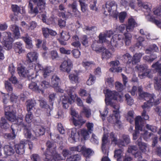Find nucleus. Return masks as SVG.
Here are the masks:
<instances>
[{"label": "nucleus", "instance_id": "nucleus-1", "mask_svg": "<svg viewBox=\"0 0 161 161\" xmlns=\"http://www.w3.org/2000/svg\"><path fill=\"white\" fill-rule=\"evenodd\" d=\"M114 32L112 30L107 31L103 33H101L99 36V42L102 43H107L108 46L110 48L120 47L123 45L121 41L123 39L122 35H114L111 40H108L113 35Z\"/></svg>", "mask_w": 161, "mask_h": 161}, {"label": "nucleus", "instance_id": "nucleus-18", "mask_svg": "<svg viewBox=\"0 0 161 161\" xmlns=\"http://www.w3.org/2000/svg\"><path fill=\"white\" fill-rule=\"evenodd\" d=\"M27 142V140H22L21 141L20 143L16 144L15 145V149L17 153L22 154L24 153L25 151L24 147Z\"/></svg>", "mask_w": 161, "mask_h": 161}, {"label": "nucleus", "instance_id": "nucleus-60", "mask_svg": "<svg viewBox=\"0 0 161 161\" xmlns=\"http://www.w3.org/2000/svg\"><path fill=\"white\" fill-rule=\"evenodd\" d=\"M59 9L61 11H63L59 12L58 13V15L59 17H61L63 18H65L66 17V15L65 14V12L64 10L65 9V8L64 5L61 4L59 6Z\"/></svg>", "mask_w": 161, "mask_h": 161}, {"label": "nucleus", "instance_id": "nucleus-56", "mask_svg": "<svg viewBox=\"0 0 161 161\" xmlns=\"http://www.w3.org/2000/svg\"><path fill=\"white\" fill-rule=\"evenodd\" d=\"M80 158V155L76 154L68 157L66 159V161H78Z\"/></svg>", "mask_w": 161, "mask_h": 161}, {"label": "nucleus", "instance_id": "nucleus-26", "mask_svg": "<svg viewBox=\"0 0 161 161\" xmlns=\"http://www.w3.org/2000/svg\"><path fill=\"white\" fill-rule=\"evenodd\" d=\"M22 47V44L20 42H16L14 45V49L15 52L19 54L24 53L25 50Z\"/></svg>", "mask_w": 161, "mask_h": 161}, {"label": "nucleus", "instance_id": "nucleus-62", "mask_svg": "<svg viewBox=\"0 0 161 161\" xmlns=\"http://www.w3.org/2000/svg\"><path fill=\"white\" fill-rule=\"evenodd\" d=\"M125 117L130 123H132L134 119L133 111H129L127 114L125 116Z\"/></svg>", "mask_w": 161, "mask_h": 161}, {"label": "nucleus", "instance_id": "nucleus-21", "mask_svg": "<svg viewBox=\"0 0 161 161\" xmlns=\"http://www.w3.org/2000/svg\"><path fill=\"white\" fill-rule=\"evenodd\" d=\"M130 142V139L128 135H123L120 137L118 142V145L119 147L125 146Z\"/></svg>", "mask_w": 161, "mask_h": 161}, {"label": "nucleus", "instance_id": "nucleus-41", "mask_svg": "<svg viewBox=\"0 0 161 161\" xmlns=\"http://www.w3.org/2000/svg\"><path fill=\"white\" fill-rule=\"evenodd\" d=\"M152 67L156 71L159 73L161 75V61L159 60L155 63L153 64Z\"/></svg>", "mask_w": 161, "mask_h": 161}, {"label": "nucleus", "instance_id": "nucleus-13", "mask_svg": "<svg viewBox=\"0 0 161 161\" xmlns=\"http://www.w3.org/2000/svg\"><path fill=\"white\" fill-rule=\"evenodd\" d=\"M3 41L2 43L7 49L11 48L12 42L14 41V38L11 37L12 34L9 32H5L3 33Z\"/></svg>", "mask_w": 161, "mask_h": 161}, {"label": "nucleus", "instance_id": "nucleus-59", "mask_svg": "<svg viewBox=\"0 0 161 161\" xmlns=\"http://www.w3.org/2000/svg\"><path fill=\"white\" fill-rule=\"evenodd\" d=\"M109 139L112 143L118 145V141L117 140V136L113 132H111L109 135Z\"/></svg>", "mask_w": 161, "mask_h": 161}, {"label": "nucleus", "instance_id": "nucleus-9", "mask_svg": "<svg viewBox=\"0 0 161 161\" xmlns=\"http://www.w3.org/2000/svg\"><path fill=\"white\" fill-rule=\"evenodd\" d=\"M76 88V86L70 88L68 96L67 95H64L60 97V100L63 104V108L65 109L68 108L69 104H71L74 102L75 96L72 94V92H74Z\"/></svg>", "mask_w": 161, "mask_h": 161}, {"label": "nucleus", "instance_id": "nucleus-27", "mask_svg": "<svg viewBox=\"0 0 161 161\" xmlns=\"http://www.w3.org/2000/svg\"><path fill=\"white\" fill-rule=\"evenodd\" d=\"M114 112V114L115 115L114 116L112 115V116H110L111 119H115V125L118 127L119 128L121 127V123L120 121L119 120V119L120 118L119 116V111H113Z\"/></svg>", "mask_w": 161, "mask_h": 161}, {"label": "nucleus", "instance_id": "nucleus-5", "mask_svg": "<svg viewBox=\"0 0 161 161\" xmlns=\"http://www.w3.org/2000/svg\"><path fill=\"white\" fill-rule=\"evenodd\" d=\"M105 94V102L107 105H110L113 107L115 110V111H119V107L118 105L113 104L111 100H117L121 101L122 99L121 95L115 91H111L109 89H106L104 91Z\"/></svg>", "mask_w": 161, "mask_h": 161}, {"label": "nucleus", "instance_id": "nucleus-37", "mask_svg": "<svg viewBox=\"0 0 161 161\" xmlns=\"http://www.w3.org/2000/svg\"><path fill=\"white\" fill-rule=\"evenodd\" d=\"M11 29L14 35L15 38L16 39L19 38L20 36L19 27L15 25H12Z\"/></svg>", "mask_w": 161, "mask_h": 161}, {"label": "nucleus", "instance_id": "nucleus-43", "mask_svg": "<svg viewBox=\"0 0 161 161\" xmlns=\"http://www.w3.org/2000/svg\"><path fill=\"white\" fill-rule=\"evenodd\" d=\"M34 132L37 138L39 136L44 134L45 132V129L42 127H39L35 130Z\"/></svg>", "mask_w": 161, "mask_h": 161}, {"label": "nucleus", "instance_id": "nucleus-64", "mask_svg": "<svg viewBox=\"0 0 161 161\" xmlns=\"http://www.w3.org/2000/svg\"><path fill=\"white\" fill-rule=\"evenodd\" d=\"M50 86V84L48 81L44 80L41 82L40 84V87L42 90H43V89L49 87Z\"/></svg>", "mask_w": 161, "mask_h": 161}, {"label": "nucleus", "instance_id": "nucleus-19", "mask_svg": "<svg viewBox=\"0 0 161 161\" xmlns=\"http://www.w3.org/2000/svg\"><path fill=\"white\" fill-rule=\"evenodd\" d=\"M137 26V24L135 20L132 17L130 18L128 20V23L126 25L127 32L132 31L135 27Z\"/></svg>", "mask_w": 161, "mask_h": 161}, {"label": "nucleus", "instance_id": "nucleus-29", "mask_svg": "<svg viewBox=\"0 0 161 161\" xmlns=\"http://www.w3.org/2000/svg\"><path fill=\"white\" fill-rule=\"evenodd\" d=\"M29 12L31 14H33L35 16L39 13L38 8L37 6L34 7L32 3V1L30 0L28 5Z\"/></svg>", "mask_w": 161, "mask_h": 161}, {"label": "nucleus", "instance_id": "nucleus-61", "mask_svg": "<svg viewBox=\"0 0 161 161\" xmlns=\"http://www.w3.org/2000/svg\"><path fill=\"white\" fill-rule=\"evenodd\" d=\"M138 41L135 45V46L137 48L142 47L143 46L142 42L144 41V38L142 37H139L138 39Z\"/></svg>", "mask_w": 161, "mask_h": 161}, {"label": "nucleus", "instance_id": "nucleus-36", "mask_svg": "<svg viewBox=\"0 0 161 161\" xmlns=\"http://www.w3.org/2000/svg\"><path fill=\"white\" fill-rule=\"evenodd\" d=\"M125 38L123 36V39L121 41L122 42L123 40L125 42V44L126 46H129L131 43V40L132 38V35L127 32L125 33L124 34Z\"/></svg>", "mask_w": 161, "mask_h": 161}, {"label": "nucleus", "instance_id": "nucleus-54", "mask_svg": "<svg viewBox=\"0 0 161 161\" xmlns=\"http://www.w3.org/2000/svg\"><path fill=\"white\" fill-rule=\"evenodd\" d=\"M85 147L81 145H79L76 147H72L70 148V150L71 151H76L79 152H81L82 153L85 149Z\"/></svg>", "mask_w": 161, "mask_h": 161}, {"label": "nucleus", "instance_id": "nucleus-57", "mask_svg": "<svg viewBox=\"0 0 161 161\" xmlns=\"http://www.w3.org/2000/svg\"><path fill=\"white\" fill-rule=\"evenodd\" d=\"M83 153L86 158H89L90 156L93 154L94 152L90 149H86L85 147V149L83 152Z\"/></svg>", "mask_w": 161, "mask_h": 161}, {"label": "nucleus", "instance_id": "nucleus-16", "mask_svg": "<svg viewBox=\"0 0 161 161\" xmlns=\"http://www.w3.org/2000/svg\"><path fill=\"white\" fill-rule=\"evenodd\" d=\"M38 57V54L35 51L30 52L27 54V60L29 63V66L30 68L32 66H33L32 62L36 61Z\"/></svg>", "mask_w": 161, "mask_h": 161}, {"label": "nucleus", "instance_id": "nucleus-15", "mask_svg": "<svg viewBox=\"0 0 161 161\" xmlns=\"http://www.w3.org/2000/svg\"><path fill=\"white\" fill-rule=\"evenodd\" d=\"M138 6L139 7H143V8L146 9L144 11V14L146 19L148 20L147 17L151 18L153 16L152 15V11L151 10L152 8V5L149 3L146 2L142 3V2L138 3Z\"/></svg>", "mask_w": 161, "mask_h": 161}, {"label": "nucleus", "instance_id": "nucleus-8", "mask_svg": "<svg viewBox=\"0 0 161 161\" xmlns=\"http://www.w3.org/2000/svg\"><path fill=\"white\" fill-rule=\"evenodd\" d=\"M104 13L107 15L109 13L115 19H117L118 12L117 11V4L114 1H109L103 6Z\"/></svg>", "mask_w": 161, "mask_h": 161}, {"label": "nucleus", "instance_id": "nucleus-45", "mask_svg": "<svg viewBox=\"0 0 161 161\" xmlns=\"http://www.w3.org/2000/svg\"><path fill=\"white\" fill-rule=\"evenodd\" d=\"M109 64L111 68L109 69V71L112 72L114 71V69L120 64V62L119 61L116 60L111 61Z\"/></svg>", "mask_w": 161, "mask_h": 161}, {"label": "nucleus", "instance_id": "nucleus-33", "mask_svg": "<svg viewBox=\"0 0 161 161\" xmlns=\"http://www.w3.org/2000/svg\"><path fill=\"white\" fill-rule=\"evenodd\" d=\"M29 87L30 89L36 92L40 93L41 92L42 93L44 92L42 90V89L40 88V86H38L35 82H31L29 84Z\"/></svg>", "mask_w": 161, "mask_h": 161}, {"label": "nucleus", "instance_id": "nucleus-2", "mask_svg": "<svg viewBox=\"0 0 161 161\" xmlns=\"http://www.w3.org/2000/svg\"><path fill=\"white\" fill-rule=\"evenodd\" d=\"M47 147L46 152L45 153L46 158L44 159V161H58L65 159V158L71 154V151L66 149H64L63 150L62 154L64 157V158L61 157L59 154L56 152L55 150L56 147L53 144H52L49 141H48L46 143Z\"/></svg>", "mask_w": 161, "mask_h": 161}, {"label": "nucleus", "instance_id": "nucleus-63", "mask_svg": "<svg viewBox=\"0 0 161 161\" xmlns=\"http://www.w3.org/2000/svg\"><path fill=\"white\" fill-rule=\"evenodd\" d=\"M126 100L128 105H131L134 103V100L128 94H126L125 95Z\"/></svg>", "mask_w": 161, "mask_h": 161}, {"label": "nucleus", "instance_id": "nucleus-17", "mask_svg": "<svg viewBox=\"0 0 161 161\" xmlns=\"http://www.w3.org/2000/svg\"><path fill=\"white\" fill-rule=\"evenodd\" d=\"M72 66V64L71 61L69 59H68L64 61L60 65V69L61 71L69 73Z\"/></svg>", "mask_w": 161, "mask_h": 161}, {"label": "nucleus", "instance_id": "nucleus-42", "mask_svg": "<svg viewBox=\"0 0 161 161\" xmlns=\"http://www.w3.org/2000/svg\"><path fill=\"white\" fill-rule=\"evenodd\" d=\"M35 3L37 4L41 9H44L45 5V0H32Z\"/></svg>", "mask_w": 161, "mask_h": 161}, {"label": "nucleus", "instance_id": "nucleus-25", "mask_svg": "<svg viewBox=\"0 0 161 161\" xmlns=\"http://www.w3.org/2000/svg\"><path fill=\"white\" fill-rule=\"evenodd\" d=\"M11 8L15 14L19 13L24 15L25 14V11L23 7H19L17 5H12Z\"/></svg>", "mask_w": 161, "mask_h": 161}, {"label": "nucleus", "instance_id": "nucleus-31", "mask_svg": "<svg viewBox=\"0 0 161 161\" xmlns=\"http://www.w3.org/2000/svg\"><path fill=\"white\" fill-rule=\"evenodd\" d=\"M21 38L25 42L27 48L31 49L33 47L31 38L29 37L28 34H26L25 36H22Z\"/></svg>", "mask_w": 161, "mask_h": 161}, {"label": "nucleus", "instance_id": "nucleus-24", "mask_svg": "<svg viewBox=\"0 0 161 161\" xmlns=\"http://www.w3.org/2000/svg\"><path fill=\"white\" fill-rule=\"evenodd\" d=\"M142 139L139 138L137 141V144H138L140 150L143 153H146L149 151V148L147 145L145 143L141 142Z\"/></svg>", "mask_w": 161, "mask_h": 161}, {"label": "nucleus", "instance_id": "nucleus-51", "mask_svg": "<svg viewBox=\"0 0 161 161\" xmlns=\"http://www.w3.org/2000/svg\"><path fill=\"white\" fill-rule=\"evenodd\" d=\"M41 14V17L43 22L46 23L47 25L52 24L54 23L53 19L52 18H50L49 20H47V21H46V13H42Z\"/></svg>", "mask_w": 161, "mask_h": 161}, {"label": "nucleus", "instance_id": "nucleus-40", "mask_svg": "<svg viewBox=\"0 0 161 161\" xmlns=\"http://www.w3.org/2000/svg\"><path fill=\"white\" fill-rule=\"evenodd\" d=\"M51 81L53 87H58L60 80V78L57 76L53 75L51 78Z\"/></svg>", "mask_w": 161, "mask_h": 161}, {"label": "nucleus", "instance_id": "nucleus-3", "mask_svg": "<svg viewBox=\"0 0 161 161\" xmlns=\"http://www.w3.org/2000/svg\"><path fill=\"white\" fill-rule=\"evenodd\" d=\"M108 137V133L104 132L102 139V150L103 153L106 155L103 157L102 161H110L108 157L109 143ZM123 154V150L120 149H116L114 152V157L115 158H117V161H121Z\"/></svg>", "mask_w": 161, "mask_h": 161}, {"label": "nucleus", "instance_id": "nucleus-30", "mask_svg": "<svg viewBox=\"0 0 161 161\" xmlns=\"http://www.w3.org/2000/svg\"><path fill=\"white\" fill-rule=\"evenodd\" d=\"M144 54L142 53H136L133 56L131 60L130 63H131L133 64H136L139 62L142 56Z\"/></svg>", "mask_w": 161, "mask_h": 161}, {"label": "nucleus", "instance_id": "nucleus-49", "mask_svg": "<svg viewBox=\"0 0 161 161\" xmlns=\"http://www.w3.org/2000/svg\"><path fill=\"white\" fill-rule=\"evenodd\" d=\"M0 126L2 128L7 129L9 127V124L7 123L6 119L3 117H2L0 121Z\"/></svg>", "mask_w": 161, "mask_h": 161}, {"label": "nucleus", "instance_id": "nucleus-14", "mask_svg": "<svg viewBox=\"0 0 161 161\" xmlns=\"http://www.w3.org/2000/svg\"><path fill=\"white\" fill-rule=\"evenodd\" d=\"M138 71V76L141 79H143L147 77H151L149 74L150 70L148 69L147 65L143 64L136 66Z\"/></svg>", "mask_w": 161, "mask_h": 161}, {"label": "nucleus", "instance_id": "nucleus-50", "mask_svg": "<svg viewBox=\"0 0 161 161\" xmlns=\"http://www.w3.org/2000/svg\"><path fill=\"white\" fill-rule=\"evenodd\" d=\"M158 48L157 45L155 44H153L151 45L148 49L146 50L145 53H146L148 54L150 53L152 51L158 52Z\"/></svg>", "mask_w": 161, "mask_h": 161}, {"label": "nucleus", "instance_id": "nucleus-34", "mask_svg": "<svg viewBox=\"0 0 161 161\" xmlns=\"http://www.w3.org/2000/svg\"><path fill=\"white\" fill-rule=\"evenodd\" d=\"M54 71V68L52 67L49 66L44 68L42 71L44 77L46 78L50 75V73Z\"/></svg>", "mask_w": 161, "mask_h": 161}, {"label": "nucleus", "instance_id": "nucleus-38", "mask_svg": "<svg viewBox=\"0 0 161 161\" xmlns=\"http://www.w3.org/2000/svg\"><path fill=\"white\" fill-rule=\"evenodd\" d=\"M4 153L6 155L10 156L13 155L14 151L12 147L9 145H6L4 147Z\"/></svg>", "mask_w": 161, "mask_h": 161}, {"label": "nucleus", "instance_id": "nucleus-22", "mask_svg": "<svg viewBox=\"0 0 161 161\" xmlns=\"http://www.w3.org/2000/svg\"><path fill=\"white\" fill-rule=\"evenodd\" d=\"M137 150V147L135 146H130L128 148L127 153H131L132 154L134 155L136 158H137L138 159L142 158L141 153L139 152H135Z\"/></svg>", "mask_w": 161, "mask_h": 161}, {"label": "nucleus", "instance_id": "nucleus-4", "mask_svg": "<svg viewBox=\"0 0 161 161\" xmlns=\"http://www.w3.org/2000/svg\"><path fill=\"white\" fill-rule=\"evenodd\" d=\"M137 92L138 98L140 100L147 101L141 106L144 111L148 109L153 105H156L159 103V101L158 99H155L156 97L154 94H150L143 91L142 86L138 87Z\"/></svg>", "mask_w": 161, "mask_h": 161}, {"label": "nucleus", "instance_id": "nucleus-23", "mask_svg": "<svg viewBox=\"0 0 161 161\" xmlns=\"http://www.w3.org/2000/svg\"><path fill=\"white\" fill-rule=\"evenodd\" d=\"M121 4L125 8L130 6L131 9H135V1L134 0H119Z\"/></svg>", "mask_w": 161, "mask_h": 161}, {"label": "nucleus", "instance_id": "nucleus-6", "mask_svg": "<svg viewBox=\"0 0 161 161\" xmlns=\"http://www.w3.org/2000/svg\"><path fill=\"white\" fill-rule=\"evenodd\" d=\"M89 132L86 129H80L78 132L76 128H74L71 129V134L69 141L71 143H74L79 139L80 136L82 137L85 140L89 137Z\"/></svg>", "mask_w": 161, "mask_h": 161}, {"label": "nucleus", "instance_id": "nucleus-32", "mask_svg": "<svg viewBox=\"0 0 161 161\" xmlns=\"http://www.w3.org/2000/svg\"><path fill=\"white\" fill-rule=\"evenodd\" d=\"M27 111L34 110L36 103V101L32 99L28 100L26 102Z\"/></svg>", "mask_w": 161, "mask_h": 161}, {"label": "nucleus", "instance_id": "nucleus-7", "mask_svg": "<svg viewBox=\"0 0 161 161\" xmlns=\"http://www.w3.org/2000/svg\"><path fill=\"white\" fill-rule=\"evenodd\" d=\"M142 121V118L140 116H137L135 119V128L136 131L135 133L133 134V138L134 140H136L137 139L138 135L139 134V131L140 130L141 133V137H143L144 139L145 140H147L150 137L153 136V134L148 133V132L146 131L142 130V127L139 125V124H141Z\"/></svg>", "mask_w": 161, "mask_h": 161}, {"label": "nucleus", "instance_id": "nucleus-12", "mask_svg": "<svg viewBox=\"0 0 161 161\" xmlns=\"http://www.w3.org/2000/svg\"><path fill=\"white\" fill-rule=\"evenodd\" d=\"M72 120L74 125L76 126L81 127L86 120L82 119L81 114L79 115L77 111H71Z\"/></svg>", "mask_w": 161, "mask_h": 161}, {"label": "nucleus", "instance_id": "nucleus-35", "mask_svg": "<svg viewBox=\"0 0 161 161\" xmlns=\"http://www.w3.org/2000/svg\"><path fill=\"white\" fill-rule=\"evenodd\" d=\"M5 116L9 121L14 122L16 118L15 113L14 111H6Z\"/></svg>", "mask_w": 161, "mask_h": 161}, {"label": "nucleus", "instance_id": "nucleus-58", "mask_svg": "<svg viewBox=\"0 0 161 161\" xmlns=\"http://www.w3.org/2000/svg\"><path fill=\"white\" fill-rule=\"evenodd\" d=\"M11 128L12 130V134H6L5 135V137L10 139H14L15 138L16 135L15 134L14 130L13 127V125L11 126Z\"/></svg>", "mask_w": 161, "mask_h": 161}, {"label": "nucleus", "instance_id": "nucleus-48", "mask_svg": "<svg viewBox=\"0 0 161 161\" xmlns=\"http://www.w3.org/2000/svg\"><path fill=\"white\" fill-rule=\"evenodd\" d=\"M69 77L72 83L78 82L79 78L77 74H71L69 75Z\"/></svg>", "mask_w": 161, "mask_h": 161}, {"label": "nucleus", "instance_id": "nucleus-20", "mask_svg": "<svg viewBox=\"0 0 161 161\" xmlns=\"http://www.w3.org/2000/svg\"><path fill=\"white\" fill-rule=\"evenodd\" d=\"M70 37L69 33L62 31L60 33V38L58 39V40L61 45H65L67 44L65 41L69 40Z\"/></svg>", "mask_w": 161, "mask_h": 161}, {"label": "nucleus", "instance_id": "nucleus-52", "mask_svg": "<svg viewBox=\"0 0 161 161\" xmlns=\"http://www.w3.org/2000/svg\"><path fill=\"white\" fill-rule=\"evenodd\" d=\"M147 20L155 24L158 27L161 29V21L156 20L154 17L152 16L151 18L147 17Z\"/></svg>", "mask_w": 161, "mask_h": 161}, {"label": "nucleus", "instance_id": "nucleus-28", "mask_svg": "<svg viewBox=\"0 0 161 161\" xmlns=\"http://www.w3.org/2000/svg\"><path fill=\"white\" fill-rule=\"evenodd\" d=\"M24 127V133L25 138L31 140H34L36 139V136H34L32 134L30 129L27 128L26 126Z\"/></svg>", "mask_w": 161, "mask_h": 161}, {"label": "nucleus", "instance_id": "nucleus-44", "mask_svg": "<svg viewBox=\"0 0 161 161\" xmlns=\"http://www.w3.org/2000/svg\"><path fill=\"white\" fill-rule=\"evenodd\" d=\"M157 58L155 54H152L150 56H145L143 57V59L149 63H152Z\"/></svg>", "mask_w": 161, "mask_h": 161}, {"label": "nucleus", "instance_id": "nucleus-53", "mask_svg": "<svg viewBox=\"0 0 161 161\" xmlns=\"http://www.w3.org/2000/svg\"><path fill=\"white\" fill-rule=\"evenodd\" d=\"M43 67L42 66L41 64L39 63H37L35 65L34 69L36 72L35 76H33L36 78L37 76L38 75L37 74L38 72H42L43 69Z\"/></svg>", "mask_w": 161, "mask_h": 161}, {"label": "nucleus", "instance_id": "nucleus-46", "mask_svg": "<svg viewBox=\"0 0 161 161\" xmlns=\"http://www.w3.org/2000/svg\"><path fill=\"white\" fill-rule=\"evenodd\" d=\"M131 58L132 56L128 53L123 55L122 57H121V59L124 61L125 62L126 61L128 60L127 62V64H130V61Z\"/></svg>", "mask_w": 161, "mask_h": 161}, {"label": "nucleus", "instance_id": "nucleus-55", "mask_svg": "<svg viewBox=\"0 0 161 161\" xmlns=\"http://www.w3.org/2000/svg\"><path fill=\"white\" fill-rule=\"evenodd\" d=\"M23 116L21 115L20 116V117H18L17 119H16V118H15V121L14 122V124L20 125L22 127H25L26 125L23 122Z\"/></svg>", "mask_w": 161, "mask_h": 161}, {"label": "nucleus", "instance_id": "nucleus-47", "mask_svg": "<svg viewBox=\"0 0 161 161\" xmlns=\"http://www.w3.org/2000/svg\"><path fill=\"white\" fill-rule=\"evenodd\" d=\"M83 66L86 69H90L95 65V63L92 61H83L82 63Z\"/></svg>", "mask_w": 161, "mask_h": 161}, {"label": "nucleus", "instance_id": "nucleus-11", "mask_svg": "<svg viewBox=\"0 0 161 161\" xmlns=\"http://www.w3.org/2000/svg\"><path fill=\"white\" fill-rule=\"evenodd\" d=\"M97 44V42H93L92 45V48L97 53H102V58L103 60L108 59L112 57V53L104 47H99Z\"/></svg>", "mask_w": 161, "mask_h": 161}, {"label": "nucleus", "instance_id": "nucleus-10", "mask_svg": "<svg viewBox=\"0 0 161 161\" xmlns=\"http://www.w3.org/2000/svg\"><path fill=\"white\" fill-rule=\"evenodd\" d=\"M33 66L30 67L29 66L28 69L23 65H19L17 68L18 74L21 77H27L29 80H32L34 78L33 76L34 70Z\"/></svg>", "mask_w": 161, "mask_h": 161}, {"label": "nucleus", "instance_id": "nucleus-39", "mask_svg": "<svg viewBox=\"0 0 161 161\" xmlns=\"http://www.w3.org/2000/svg\"><path fill=\"white\" fill-rule=\"evenodd\" d=\"M154 87L155 89L161 91V79L159 77H155Z\"/></svg>", "mask_w": 161, "mask_h": 161}]
</instances>
